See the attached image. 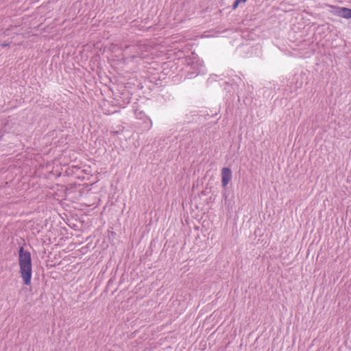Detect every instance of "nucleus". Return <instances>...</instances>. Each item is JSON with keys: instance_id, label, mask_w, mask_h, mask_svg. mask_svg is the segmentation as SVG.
I'll use <instances>...</instances> for the list:
<instances>
[{"instance_id": "39448f33", "label": "nucleus", "mask_w": 351, "mask_h": 351, "mask_svg": "<svg viewBox=\"0 0 351 351\" xmlns=\"http://www.w3.org/2000/svg\"><path fill=\"white\" fill-rule=\"evenodd\" d=\"M83 169L79 165L73 163H67V176H73L80 178L82 177Z\"/></svg>"}, {"instance_id": "0eeeda50", "label": "nucleus", "mask_w": 351, "mask_h": 351, "mask_svg": "<svg viewBox=\"0 0 351 351\" xmlns=\"http://www.w3.org/2000/svg\"><path fill=\"white\" fill-rule=\"evenodd\" d=\"M244 3V2H243V1H242V0H236V1L234 2L233 5H232V8H233V9H236V8L238 7V5H239L240 3Z\"/></svg>"}, {"instance_id": "1a4fd4ad", "label": "nucleus", "mask_w": 351, "mask_h": 351, "mask_svg": "<svg viewBox=\"0 0 351 351\" xmlns=\"http://www.w3.org/2000/svg\"><path fill=\"white\" fill-rule=\"evenodd\" d=\"M147 120L148 121L149 124V126L148 129H150L151 127H152V120L149 118H147Z\"/></svg>"}, {"instance_id": "7ed1b4c3", "label": "nucleus", "mask_w": 351, "mask_h": 351, "mask_svg": "<svg viewBox=\"0 0 351 351\" xmlns=\"http://www.w3.org/2000/svg\"><path fill=\"white\" fill-rule=\"evenodd\" d=\"M151 46L147 41H142L136 45L126 46L123 49V55L126 60L132 61L136 59L145 58L151 50Z\"/></svg>"}, {"instance_id": "f03ea898", "label": "nucleus", "mask_w": 351, "mask_h": 351, "mask_svg": "<svg viewBox=\"0 0 351 351\" xmlns=\"http://www.w3.org/2000/svg\"><path fill=\"white\" fill-rule=\"evenodd\" d=\"M19 264L23 284L29 285L32 274V258L30 252L25 250L23 246H21L19 250Z\"/></svg>"}, {"instance_id": "20e7f679", "label": "nucleus", "mask_w": 351, "mask_h": 351, "mask_svg": "<svg viewBox=\"0 0 351 351\" xmlns=\"http://www.w3.org/2000/svg\"><path fill=\"white\" fill-rule=\"evenodd\" d=\"M332 8L335 16L346 19H351V9L339 6H332Z\"/></svg>"}, {"instance_id": "f257e3e1", "label": "nucleus", "mask_w": 351, "mask_h": 351, "mask_svg": "<svg viewBox=\"0 0 351 351\" xmlns=\"http://www.w3.org/2000/svg\"><path fill=\"white\" fill-rule=\"evenodd\" d=\"M184 65L182 70L186 73V77L189 79L195 77L199 74H204L206 69L203 62L199 58L197 54H191L182 60Z\"/></svg>"}, {"instance_id": "423d86ee", "label": "nucleus", "mask_w": 351, "mask_h": 351, "mask_svg": "<svg viewBox=\"0 0 351 351\" xmlns=\"http://www.w3.org/2000/svg\"><path fill=\"white\" fill-rule=\"evenodd\" d=\"M232 179V171L228 167H223L221 170V183L226 187Z\"/></svg>"}, {"instance_id": "6e6552de", "label": "nucleus", "mask_w": 351, "mask_h": 351, "mask_svg": "<svg viewBox=\"0 0 351 351\" xmlns=\"http://www.w3.org/2000/svg\"><path fill=\"white\" fill-rule=\"evenodd\" d=\"M1 47H7L10 46V43H3L0 45Z\"/></svg>"}]
</instances>
